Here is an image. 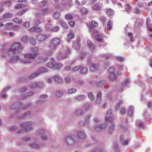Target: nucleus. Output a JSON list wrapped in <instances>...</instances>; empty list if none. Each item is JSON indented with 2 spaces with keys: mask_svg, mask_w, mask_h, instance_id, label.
Segmentation results:
<instances>
[{
  "mask_svg": "<svg viewBox=\"0 0 152 152\" xmlns=\"http://www.w3.org/2000/svg\"><path fill=\"white\" fill-rule=\"evenodd\" d=\"M77 133V137L73 134L66 137L63 140L64 143L68 146L72 145H78L81 143V140H85L87 138V135L84 131L78 130Z\"/></svg>",
  "mask_w": 152,
  "mask_h": 152,
  "instance_id": "obj_1",
  "label": "nucleus"
},
{
  "mask_svg": "<svg viewBox=\"0 0 152 152\" xmlns=\"http://www.w3.org/2000/svg\"><path fill=\"white\" fill-rule=\"evenodd\" d=\"M22 49V48L19 43H15L12 45L11 48L8 51V53L9 55L11 54L20 53Z\"/></svg>",
  "mask_w": 152,
  "mask_h": 152,
  "instance_id": "obj_2",
  "label": "nucleus"
},
{
  "mask_svg": "<svg viewBox=\"0 0 152 152\" xmlns=\"http://www.w3.org/2000/svg\"><path fill=\"white\" fill-rule=\"evenodd\" d=\"M48 10L47 8H43L39 10L36 14L37 16L39 18L37 20V24H39L43 20L44 16L48 12Z\"/></svg>",
  "mask_w": 152,
  "mask_h": 152,
  "instance_id": "obj_3",
  "label": "nucleus"
},
{
  "mask_svg": "<svg viewBox=\"0 0 152 152\" xmlns=\"http://www.w3.org/2000/svg\"><path fill=\"white\" fill-rule=\"evenodd\" d=\"M33 124V123L31 122L27 121L22 123L20 124V125L21 127L24 128V131L28 132L33 130L34 128L31 126Z\"/></svg>",
  "mask_w": 152,
  "mask_h": 152,
  "instance_id": "obj_4",
  "label": "nucleus"
},
{
  "mask_svg": "<svg viewBox=\"0 0 152 152\" xmlns=\"http://www.w3.org/2000/svg\"><path fill=\"white\" fill-rule=\"evenodd\" d=\"M67 58V56L61 51L58 53L56 56V58L58 61L66 59Z\"/></svg>",
  "mask_w": 152,
  "mask_h": 152,
  "instance_id": "obj_5",
  "label": "nucleus"
},
{
  "mask_svg": "<svg viewBox=\"0 0 152 152\" xmlns=\"http://www.w3.org/2000/svg\"><path fill=\"white\" fill-rule=\"evenodd\" d=\"M80 41V37L78 36L77 37V39L73 42V47L75 50H78L80 48V45L79 44Z\"/></svg>",
  "mask_w": 152,
  "mask_h": 152,
  "instance_id": "obj_6",
  "label": "nucleus"
},
{
  "mask_svg": "<svg viewBox=\"0 0 152 152\" xmlns=\"http://www.w3.org/2000/svg\"><path fill=\"white\" fill-rule=\"evenodd\" d=\"M38 54L36 52L30 53L24 55V57L28 59H35Z\"/></svg>",
  "mask_w": 152,
  "mask_h": 152,
  "instance_id": "obj_7",
  "label": "nucleus"
},
{
  "mask_svg": "<svg viewBox=\"0 0 152 152\" xmlns=\"http://www.w3.org/2000/svg\"><path fill=\"white\" fill-rule=\"evenodd\" d=\"M113 115L111 110H109L106 113V115L105 117L106 120L108 121L112 122L113 120Z\"/></svg>",
  "mask_w": 152,
  "mask_h": 152,
  "instance_id": "obj_8",
  "label": "nucleus"
},
{
  "mask_svg": "<svg viewBox=\"0 0 152 152\" xmlns=\"http://www.w3.org/2000/svg\"><path fill=\"white\" fill-rule=\"evenodd\" d=\"M107 126L106 124H102L101 125H97L95 127V130L97 132H101L102 130L105 128Z\"/></svg>",
  "mask_w": 152,
  "mask_h": 152,
  "instance_id": "obj_9",
  "label": "nucleus"
},
{
  "mask_svg": "<svg viewBox=\"0 0 152 152\" xmlns=\"http://www.w3.org/2000/svg\"><path fill=\"white\" fill-rule=\"evenodd\" d=\"M61 42V40L60 39L58 38H53L51 40V43L53 45L55 48V47L58 45Z\"/></svg>",
  "mask_w": 152,
  "mask_h": 152,
  "instance_id": "obj_10",
  "label": "nucleus"
},
{
  "mask_svg": "<svg viewBox=\"0 0 152 152\" xmlns=\"http://www.w3.org/2000/svg\"><path fill=\"white\" fill-rule=\"evenodd\" d=\"M48 47V50H46L44 51V53L46 55H49L51 54L55 49L54 47L52 45H49Z\"/></svg>",
  "mask_w": 152,
  "mask_h": 152,
  "instance_id": "obj_11",
  "label": "nucleus"
},
{
  "mask_svg": "<svg viewBox=\"0 0 152 152\" xmlns=\"http://www.w3.org/2000/svg\"><path fill=\"white\" fill-rule=\"evenodd\" d=\"M91 117V116L90 115H87L85 117V121H80L79 122V124L80 125H82V126H84L85 124H86V123H88L90 122V118Z\"/></svg>",
  "mask_w": 152,
  "mask_h": 152,
  "instance_id": "obj_12",
  "label": "nucleus"
},
{
  "mask_svg": "<svg viewBox=\"0 0 152 152\" xmlns=\"http://www.w3.org/2000/svg\"><path fill=\"white\" fill-rule=\"evenodd\" d=\"M47 37V36L45 34H40L37 36V38L38 41L41 42L45 40Z\"/></svg>",
  "mask_w": 152,
  "mask_h": 152,
  "instance_id": "obj_13",
  "label": "nucleus"
},
{
  "mask_svg": "<svg viewBox=\"0 0 152 152\" xmlns=\"http://www.w3.org/2000/svg\"><path fill=\"white\" fill-rule=\"evenodd\" d=\"M52 78L56 82H57L60 84H62L64 82L63 80L60 77L59 75H56L52 77Z\"/></svg>",
  "mask_w": 152,
  "mask_h": 152,
  "instance_id": "obj_14",
  "label": "nucleus"
},
{
  "mask_svg": "<svg viewBox=\"0 0 152 152\" xmlns=\"http://www.w3.org/2000/svg\"><path fill=\"white\" fill-rule=\"evenodd\" d=\"M20 104L22 105V103H20V104H15L12 105H11L10 106V108L12 110H15L16 111H18V109H20L22 107V106H20L19 107V105Z\"/></svg>",
  "mask_w": 152,
  "mask_h": 152,
  "instance_id": "obj_15",
  "label": "nucleus"
},
{
  "mask_svg": "<svg viewBox=\"0 0 152 152\" xmlns=\"http://www.w3.org/2000/svg\"><path fill=\"white\" fill-rule=\"evenodd\" d=\"M84 114V112L80 108L77 109L75 112V115L77 117L82 116Z\"/></svg>",
  "mask_w": 152,
  "mask_h": 152,
  "instance_id": "obj_16",
  "label": "nucleus"
},
{
  "mask_svg": "<svg viewBox=\"0 0 152 152\" xmlns=\"http://www.w3.org/2000/svg\"><path fill=\"white\" fill-rule=\"evenodd\" d=\"M48 72V69L45 67H41L37 70V72L39 75L41 73H47Z\"/></svg>",
  "mask_w": 152,
  "mask_h": 152,
  "instance_id": "obj_17",
  "label": "nucleus"
},
{
  "mask_svg": "<svg viewBox=\"0 0 152 152\" xmlns=\"http://www.w3.org/2000/svg\"><path fill=\"white\" fill-rule=\"evenodd\" d=\"M47 27L46 30L47 31H51L53 32H56L58 31L59 29V27L57 26H55L53 28H51L50 27H48V26Z\"/></svg>",
  "mask_w": 152,
  "mask_h": 152,
  "instance_id": "obj_18",
  "label": "nucleus"
},
{
  "mask_svg": "<svg viewBox=\"0 0 152 152\" xmlns=\"http://www.w3.org/2000/svg\"><path fill=\"white\" fill-rule=\"evenodd\" d=\"M63 66V64L61 63H58L56 61H54L53 69H60Z\"/></svg>",
  "mask_w": 152,
  "mask_h": 152,
  "instance_id": "obj_19",
  "label": "nucleus"
},
{
  "mask_svg": "<svg viewBox=\"0 0 152 152\" xmlns=\"http://www.w3.org/2000/svg\"><path fill=\"white\" fill-rule=\"evenodd\" d=\"M64 94V91L61 90H58L55 93V95L56 97L60 98L63 96Z\"/></svg>",
  "mask_w": 152,
  "mask_h": 152,
  "instance_id": "obj_20",
  "label": "nucleus"
},
{
  "mask_svg": "<svg viewBox=\"0 0 152 152\" xmlns=\"http://www.w3.org/2000/svg\"><path fill=\"white\" fill-rule=\"evenodd\" d=\"M86 97L85 95L82 94L76 96L74 97V98L75 100L81 101L85 99Z\"/></svg>",
  "mask_w": 152,
  "mask_h": 152,
  "instance_id": "obj_21",
  "label": "nucleus"
},
{
  "mask_svg": "<svg viewBox=\"0 0 152 152\" xmlns=\"http://www.w3.org/2000/svg\"><path fill=\"white\" fill-rule=\"evenodd\" d=\"M45 130L43 129H40L37 130L35 133L36 136H39L41 137L42 135L45 134Z\"/></svg>",
  "mask_w": 152,
  "mask_h": 152,
  "instance_id": "obj_22",
  "label": "nucleus"
},
{
  "mask_svg": "<svg viewBox=\"0 0 152 152\" xmlns=\"http://www.w3.org/2000/svg\"><path fill=\"white\" fill-rule=\"evenodd\" d=\"M115 130V125L114 124H111L108 127V131L109 133L112 134Z\"/></svg>",
  "mask_w": 152,
  "mask_h": 152,
  "instance_id": "obj_23",
  "label": "nucleus"
},
{
  "mask_svg": "<svg viewBox=\"0 0 152 152\" xmlns=\"http://www.w3.org/2000/svg\"><path fill=\"white\" fill-rule=\"evenodd\" d=\"M102 94L101 91H99L97 95V100L96 101V104H99L102 100L101 96Z\"/></svg>",
  "mask_w": 152,
  "mask_h": 152,
  "instance_id": "obj_24",
  "label": "nucleus"
},
{
  "mask_svg": "<svg viewBox=\"0 0 152 152\" xmlns=\"http://www.w3.org/2000/svg\"><path fill=\"white\" fill-rule=\"evenodd\" d=\"M87 45L88 47L92 50L94 49L95 46L90 40H87Z\"/></svg>",
  "mask_w": 152,
  "mask_h": 152,
  "instance_id": "obj_25",
  "label": "nucleus"
},
{
  "mask_svg": "<svg viewBox=\"0 0 152 152\" xmlns=\"http://www.w3.org/2000/svg\"><path fill=\"white\" fill-rule=\"evenodd\" d=\"M98 68L97 65H95L94 64H92L90 67V69L92 72H94Z\"/></svg>",
  "mask_w": 152,
  "mask_h": 152,
  "instance_id": "obj_26",
  "label": "nucleus"
},
{
  "mask_svg": "<svg viewBox=\"0 0 152 152\" xmlns=\"http://www.w3.org/2000/svg\"><path fill=\"white\" fill-rule=\"evenodd\" d=\"M88 69L86 67H83L81 66V67L80 68V72L81 74H85L87 73Z\"/></svg>",
  "mask_w": 152,
  "mask_h": 152,
  "instance_id": "obj_27",
  "label": "nucleus"
},
{
  "mask_svg": "<svg viewBox=\"0 0 152 152\" xmlns=\"http://www.w3.org/2000/svg\"><path fill=\"white\" fill-rule=\"evenodd\" d=\"M19 57L18 56H14L10 60V63H14L15 62L18 60L19 59Z\"/></svg>",
  "mask_w": 152,
  "mask_h": 152,
  "instance_id": "obj_28",
  "label": "nucleus"
},
{
  "mask_svg": "<svg viewBox=\"0 0 152 152\" xmlns=\"http://www.w3.org/2000/svg\"><path fill=\"white\" fill-rule=\"evenodd\" d=\"M101 5L98 4H96L94 5L92 7V8L94 10H98L101 8Z\"/></svg>",
  "mask_w": 152,
  "mask_h": 152,
  "instance_id": "obj_29",
  "label": "nucleus"
},
{
  "mask_svg": "<svg viewBox=\"0 0 152 152\" xmlns=\"http://www.w3.org/2000/svg\"><path fill=\"white\" fill-rule=\"evenodd\" d=\"M134 110V107L132 106H130L129 109L128 114L129 116H132L133 113V110Z\"/></svg>",
  "mask_w": 152,
  "mask_h": 152,
  "instance_id": "obj_30",
  "label": "nucleus"
},
{
  "mask_svg": "<svg viewBox=\"0 0 152 152\" xmlns=\"http://www.w3.org/2000/svg\"><path fill=\"white\" fill-rule=\"evenodd\" d=\"M60 23L63 27L66 29H67L68 28V25L65 22L62 20H60Z\"/></svg>",
  "mask_w": 152,
  "mask_h": 152,
  "instance_id": "obj_31",
  "label": "nucleus"
},
{
  "mask_svg": "<svg viewBox=\"0 0 152 152\" xmlns=\"http://www.w3.org/2000/svg\"><path fill=\"white\" fill-rule=\"evenodd\" d=\"M40 137L43 141H46L48 140L49 139L48 137L45 134V133L42 135Z\"/></svg>",
  "mask_w": 152,
  "mask_h": 152,
  "instance_id": "obj_32",
  "label": "nucleus"
},
{
  "mask_svg": "<svg viewBox=\"0 0 152 152\" xmlns=\"http://www.w3.org/2000/svg\"><path fill=\"white\" fill-rule=\"evenodd\" d=\"M54 61L49 62L46 63V66L50 68L53 69Z\"/></svg>",
  "mask_w": 152,
  "mask_h": 152,
  "instance_id": "obj_33",
  "label": "nucleus"
},
{
  "mask_svg": "<svg viewBox=\"0 0 152 152\" xmlns=\"http://www.w3.org/2000/svg\"><path fill=\"white\" fill-rule=\"evenodd\" d=\"M106 83V81L105 80H101L97 82V85L98 86H101L105 84Z\"/></svg>",
  "mask_w": 152,
  "mask_h": 152,
  "instance_id": "obj_34",
  "label": "nucleus"
},
{
  "mask_svg": "<svg viewBox=\"0 0 152 152\" xmlns=\"http://www.w3.org/2000/svg\"><path fill=\"white\" fill-rule=\"evenodd\" d=\"M107 24V28L108 30H110L112 29L113 26V22L111 20H109Z\"/></svg>",
  "mask_w": 152,
  "mask_h": 152,
  "instance_id": "obj_35",
  "label": "nucleus"
},
{
  "mask_svg": "<svg viewBox=\"0 0 152 152\" xmlns=\"http://www.w3.org/2000/svg\"><path fill=\"white\" fill-rule=\"evenodd\" d=\"M76 91L77 90L75 88H72L69 89L67 91V93L69 94H72L76 92Z\"/></svg>",
  "mask_w": 152,
  "mask_h": 152,
  "instance_id": "obj_36",
  "label": "nucleus"
},
{
  "mask_svg": "<svg viewBox=\"0 0 152 152\" xmlns=\"http://www.w3.org/2000/svg\"><path fill=\"white\" fill-rule=\"evenodd\" d=\"M12 14L10 13L9 12H6L4 15V18H9L12 17Z\"/></svg>",
  "mask_w": 152,
  "mask_h": 152,
  "instance_id": "obj_37",
  "label": "nucleus"
},
{
  "mask_svg": "<svg viewBox=\"0 0 152 152\" xmlns=\"http://www.w3.org/2000/svg\"><path fill=\"white\" fill-rule=\"evenodd\" d=\"M37 88H42L44 86L43 83L41 82H37Z\"/></svg>",
  "mask_w": 152,
  "mask_h": 152,
  "instance_id": "obj_38",
  "label": "nucleus"
},
{
  "mask_svg": "<svg viewBox=\"0 0 152 152\" xmlns=\"http://www.w3.org/2000/svg\"><path fill=\"white\" fill-rule=\"evenodd\" d=\"M60 14L59 12H56L53 13V17L56 19H57L60 17Z\"/></svg>",
  "mask_w": 152,
  "mask_h": 152,
  "instance_id": "obj_39",
  "label": "nucleus"
},
{
  "mask_svg": "<svg viewBox=\"0 0 152 152\" xmlns=\"http://www.w3.org/2000/svg\"><path fill=\"white\" fill-rule=\"evenodd\" d=\"M39 75L37 72L36 73H33L31 74L29 76V78L30 79H32L37 76Z\"/></svg>",
  "mask_w": 152,
  "mask_h": 152,
  "instance_id": "obj_40",
  "label": "nucleus"
},
{
  "mask_svg": "<svg viewBox=\"0 0 152 152\" xmlns=\"http://www.w3.org/2000/svg\"><path fill=\"white\" fill-rule=\"evenodd\" d=\"M114 13V11L111 9H108L106 12V14L108 16L112 15Z\"/></svg>",
  "mask_w": 152,
  "mask_h": 152,
  "instance_id": "obj_41",
  "label": "nucleus"
},
{
  "mask_svg": "<svg viewBox=\"0 0 152 152\" xmlns=\"http://www.w3.org/2000/svg\"><path fill=\"white\" fill-rule=\"evenodd\" d=\"M88 98L91 100H92L94 98V96L92 92H89L88 94Z\"/></svg>",
  "mask_w": 152,
  "mask_h": 152,
  "instance_id": "obj_42",
  "label": "nucleus"
},
{
  "mask_svg": "<svg viewBox=\"0 0 152 152\" xmlns=\"http://www.w3.org/2000/svg\"><path fill=\"white\" fill-rule=\"evenodd\" d=\"M109 77L111 80H114L116 78V76L115 73L109 74Z\"/></svg>",
  "mask_w": 152,
  "mask_h": 152,
  "instance_id": "obj_43",
  "label": "nucleus"
},
{
  "mask_svg": "<svg viewBox=\"0 0 152 152\" xmlns=\"http://www.w3.org/2000/svg\"><path fill=\"white\" fill-rule=\"evenodd\" d=\"M30 86L31 88H37V82H31L30 85Z\"/></svg>",
  "mask_w": 152,
  "mask_h": 152,
  "instance_id": "obj_44",
  "label": "nucleus"
},
{
  "mask_svg": "<svg viewBox=\"0 0 152 152\" xmlns=\"http://www.w3.org/2000/svg\"><path fill=\"white\" fill-rule=\"evenodd\" d=\"M30 145L32 148H38L39 147V145L37 143H32L29 144Z\"/></svg>",
  "mask_w": 152,
  "mask_h": 152,
  "instance_id": "obj_45",
  "label": "nucleus"
},
{
  "mask_svg": "<svg viewBox=\"0 0 152 152\" xmlns=\"http://www.w3.org/2000/svg\"><path fill=\"white\" fill-rule=\"evenodd\" d=\"M81 11L84 15H86L88 12V10L85 7H82L81 9Z\"/></svg>",
  "mask_w": 152,
  "mask_h": 152,
  "instance_id": "obj_46",
  "label": "nucleus"
},
{
  "mask_svg": "<svg viewBox=\"0 0 152 152\" xmlns=\"http://www.w3.org/2000/svg\"><path fill=\"white\" fill-rule=\"evenodd\" d=\"M28 39V37L26 36H23L22 37L21 40L22 42H26Z\"/></svg>",
  "mask_w": 152,
  "mask_h": 152,
  "instance_id": "obj_47",
  "label": "nucleus"
},
{
  "mask_svg": "<svg viewBox=\"0 0 152 152\" xmlns=\"http://www.w3.org/2000/svg\"><path fill=\"white\" fill-rule=\"evenodd\" d=\"M91 105L88 103L84 105V108L86 110H90L91 108Z\"/></svg>",
  "mask_w": 152,
  "mask_h": 152,
  "instance_id": "obj_48",
  "label": "nucleus"
},
{
  "mask_svg": "<svg viewBox=\"0 0 152 152\" xmlns=\"http://www.w3.org/2000/svg\"><path fill=\"white\" fill-rule=\"evenodd\" d=\"M81 67V66L78 65L76 66L73 68L72 70L74 72L80 69V68Z\"/></svg>",
  "mask_w": 152,
  "mask_h": 152,
  "instance_id": "obj_49",
  "label": "nucleus"
},
{
  "mask_svg": "<svg viewBox=\"0 0 152 152\" xmlns=\"http://www.w3.org/2000/svg\"><path fill=\"white\" fill-rule=\"evenodd\" d=\"M129 83V79H126V80H124L122 84V85L123 86H126V84Z\"/></svg>",
  "mask_w": 152,
  "mask_h": 152,
  "instance_id": "obj_50",
  "label": "nucleus"
},
{
  "mask_svg": "<svg viewBox=\"0 0 152 152\" xmlns=\"http://www.w3.org/2000/svg\"><path fill=\"white\" fill-rule=\"evenodd\" d=\"M13 20L14 22L18 23H21L22 22L21 19L17 18L14 19Z\"/></svg>",
  "mask_w": 152,
  "mask_h": 152,
  "instance_id": "obj_51",
  "label": "nucleus"
},
{
  "mask_svg": "<svg viewBox=\"0 0 152 152\" xmlns=\"http://www.w3.org/2000/svg\"><path fill=\"white\" fill-rule=\"evenodd\" d=\"M120 141L121 144L124 145H127L129 142L127 140H125L123 139H120Z\"/></svg>",
  "mask_w": 152,
  "mask_h": 152,
  "instance_id": "obj_52",
  "label": "nucleus"
},
{
  "mask_svg": "<svg viewBox=\"0 0 152 152\" xmlns=\"http://www.w3.org/2000/svg\"><path fill=\"white\" fill-rule=\"evenodd\" d=\"M23 7V6L22 4L20 3L17 4L14 6L15 9H18L21 8Z\"/></svg>",
  "mask_w": 152,
  "mask_h": 152,
  "instance_id": "obj_53",
  "label": "nucleus"
},
{
  "mask_svg": "<svg viewBox=\"0 0 152 152\" xmlns=\"http://www.w3.org/2000/svg\"><path fill=\"white\" fill-rule=\"evenodd\" d=\"M108 71L109 74L115 73L114 69L112 67H111L109 68L108 69Z\"/></svg>",
  "mask_w": 152,
  "mask_h": 152,
  "instance_id": "obj_54",
  "label": "nucleus"
},
{
  "mask_svg": "<svg viewBox=\"0 0 152 152\" xmlns=\"http://www.w3.org/2000/svg\"><path fill=\"white\" fill-rule=\"evenodd\" d=\"M65 18L68 20H72L73 19V17L70 15L66 14L65 15Z\"/></svg>",
  "mask_w": 152,
  "mask_h": 152,
  "instance_id": "obj_55",
  "label": "nucleus"
},
{
  "mask_svg": "<svg viewBox=\"0 0 152 152\" xmlns=\"http://www.w3.org/2000/svg\"><path fill=\"white\" fill-rule=\"evenodd\" d=\"M64 79H65V81L67 83H69L71 82L72 81L71 79L69 77H65V78H64Z\"/></svg>",
  "mask_w": 152,
  "mask_h": 152,
  "instance_id": "obj_56",
  "label": "nucleus"
},
{
  "mask_svg": "<svg viewBox=\"0 0 152 152\" xmlns=\"http://www.w3.org/2000/svg\"><path fill=\"white\" fill-rule=\"evenodd\" d=\"M31 140V138L29 137H26L23 139V141L26 142L29 141Z\"/></svg>",
  "mask_w": 152,
  "mask_h": 152,
  "instance_id": "obj_57",
  "label": "nucleus"
},
{
  "mask_svg": "<svg viewBox=\"0 0 152 152\" xmlns=\"http://www.w3.org/2000/svg\"><path fill=\"white\" fill-rule=\"evenodd\" d=\"M100 20L101 21H102L103 23L107 21L106 18L104 16H101L99 18Z\"/></svg>",
  "mask_w": 152,
  "mask_h": 152,
  "instance_id": "obj_58",
  "label": "nucleus"
},
{
  "mask_svg": "<svg viewBox=\"0 0 152 152\" xmlns=\"http://www.w3.org/2000/svg\"><path fill=\"white\" fill-rule=\"evenodd\" d=\"M30 42L33 45H36V40L34 38H31L30 39Z\"/></svg>",
  "mask_w": 152,
  "mask_h": 152,
  "instance_id": "obj_59",
  "label": "nucleus"
},
{
  "mask_svg": "<svg viewBox=\"0 0 152 152\" xmlns=\"http://www.w3.org/2000/svg\"><path fill=\"white\" fill-rule=\"evenodd\" d=\"M119 127L122 129L125 132H127L128 129L125 126H123L122 125H120Z\"/></svg>",
  "mask_w": 152,
  "mask_h": 152,
  "instance_id": "obj_60",
  "label": "nucleus"
},
{
  "mask_svg": "<svg viewBox=\"0 0 152 152\" xmlns=\"http://www.w3.org/2000/svg\"><path fill=\"white\" fill-rule=\"evenodd\" d=\"M116 59L117 61H122L124 60V58L120 56H117L116 57Z\"/></svg>",
  "mask_w": 152,
  "mask_h": 152,
  "instance_id": "obj_61",
  "label": "nucleus"
},
{
  "mask_svg": "<svg viewBox=\"0 0 152 152\" xmlns=\"http://www.w3.org/2000/svg\"><path fill=\"white\" fill-rule=\"evenodd\" d=\"M31 113L29 111H27V112L25 113H24L23 114V118H24L28 115H30Z\"/></svg>",
  "mask_w": 152,
  "mask_h": 152,
  "instance_id": "obj_62",
  "label": "nucleus"
},
{
  "mask_svg": "<svg viewBox=\"0 0 152 152\" xmlns=\"http://www.w3.org/2000/svg\"><path fill=\"white\" fill-rule=\"evenodd\" d=\"M23 25L25 27L28 28L30 26L29 23L27 21H25L23 23Z\"/></svg>",
  "mask_w": 152,
  "mask_h": 152,
  "instance_id": "obj_63",
  "label": "nucleus"
},
{
  "mask_svg": "<svg viewBox=\"0 0 152 152\" xmlns=\"http://www.w3.org/2000/svg\"><path fill=\"white\" fill-rule=\"evenodd\" d=\"M46 4V1H42L40 2V5L41 7H44Z\"/></svg>",
  "mask_w": 152,
  "mask_h": 152,
  "instance_id": "obj_64",
  "label": "nucleus"
}]
</instances>
